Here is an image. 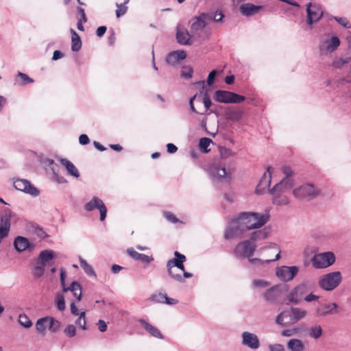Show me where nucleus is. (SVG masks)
<instances>
[{"mask_svg":"<svg viewBox=\"0 0 351 351\" xmlns=\"http://www.w3.org/2000/svg\"><path fill=\"white\" fill-rule=\"evenodd\" d=\"M256 245L249 240H245L239 243L234 249L233 254L237 258H247L249 262L255 266L262 265L265 263L278 260L280 257V250L277 245H271V250L274 251L275 255L270 259L252 258L256 250Z\"/></svg>","mask_w":351,"mask_h":351,"instance_id":"1","label":"nucleus"},{"mask_svg":"<svg viewBox=\"0 0 351 351\" xmlns=\"http://www.w3.org/2000/svg\"><path fill=\"white\" fill-rule=\"evenodd\" d=\"M314 289V284L311 281H303L289 291L287 299L294 304H298L303 300L306 302L317 301L319 296L313 293Z\"/></svg>","mask_w":351,"mask_h":351,"instance_id":"2","label":"nucleus"},{"mask_svg":"<svg viewBox=\"0 0 351 351\" xmlns=\"http://www.w3.org/2000/svg\"><path fill=\"white\" fill-rule=\"evenodd\" d=\"M293 186V180L291 178H284L279 183L276 184L270 191L272 195V202L277 206H284L289 203L287 196L291 188Z\"/></svg>","mask_w":351,"mask_h":351,"instance_id":"3","label":"nucleus"},{"mask_svg":"<svg viewBox=\"0 0 351 351\" xmlns=\"http://www.w3.org/2000/svg\"><path fill=\"white\" fill-rule=\"evenodd\" d=\"M247 230L257 229L263 226L269 219L268 213L243 212L238 215Z\"/></svg>","mask_w":351,"mask_h":351,"instance_id":"4","label":"nucleus"},{"mask_svg":"<svg viewBox=\"0 0 351 351\" xmlns=\"http://www.w3.org/2000/svg\"><path fill=\"white\" fill-rule=\"evenodd\" d=\"M54 252L52 250H45L40 252L35 265L32 269V275L35 278H39L45 273V268L53 265Z\"/></svg>","mask_w":351,"mask_h":351,"instance_id":"5","label":"nucleus"},{"mask_svg":"<svg viewBox=\"0 0 351 351\" xmlns=\"http://www.w3.org/2000/svg\"><path fill=\"white\" fill-rule=\"evenodd\" d=\"M342 275L340 271H333L322 276L318 280V286L326 291H331L341 282Z\"/></svg>","mask_w":351,"mask_h":351,"instance_id":"6","label":"nucleus"},{"mask_svg":"<svg viewBox=\"0 0 351 351\" xmlns=\"http://www.w3.org/2000/svg\"><path fill=\"white\" fill-rule=\"evenodd\" d=\"M247 229L242 223V221L239 216L231 220L227 226L224 238L226 239H232L234 238H242L245 236Z\"/></svg>","mask_w":351,"mask_h":351,"instance_id":"7","label":"nucleus"},{"mask_svg":"<svg viewBox=\"0 0 351 351\" xmlns=\"http://www.w3.org/2000/svg\"><path fill=\"white\" fill-rule=\"evenodd\" d=\"M213 99L223 104H241L245 100V97L231 91L217 90L214 93Z\"/></svg>","mask_w":351,"mask_h":351,"instance_id":"8","label":"nucleus"},{"mask_svg":"<svg viewBox=\"0 0 351 351\" xmlns=\"http://www.w3.org/2000/svg\"><path fill=\"white\" fill-rule=\"evenodd\" d=\"M189 23L190 31L193 38L200 37L204 28L209 23V18L206 13H202L192 19Z\"/></svg>","mask_w":351,"mask_h":351,"instance_id":"9","label":"nucleus"},{"mask_svg":"<svg viewBox=\"0 0 351 351\" xmlns=\"http://www.w3.org/2000/svg\"><path fill=\"white\" fill-rule=\"evenodd\" d=\"M175 258L170 259L167 263V269L169 275L175 280L184 282V278L180 274H175V267H177L180 263H183L186 261L184 255L176 251L174 252Z\"/></svg>","mask_w":351,"mask_h":351,"instance_id":"10","label":"nucleus"},{"mask_svg":"<svg viewBox=\"0 0 351 351\" xmlns=\"http://www.w3.org/2000/svg\"><path fill=\"white\" fill-rule=\"evenodd\" d=\"M335 261V254L331 252L315 254L311 258L312 265L316 269L326 268L332 265Z\"/></svg>","mask_w":351,"mask_h":351,"instance_id":"11","label":"nucleus"},{"mask_svg":"<svg viewBox=\"0 0 351 351\" xmlns=\"http://www.w3.org/2000/svg\"><path fill=\"white\" fill-rule=\"evenodd\" d=\"M319 193L320 191L311 184H303L293 191L296 198L307 200L315 198Z\"/></svg>","mask_w":351,"mask_h":351,"instance_id":"12","label":"nucleus"},{"mask_svg":"<svg viewBox=\"0 0 351 351\" xmlns=\"http://www.w3.org/2000/svg\"><path fill=\"white\" fill-rule=\"evenodd\" d=\"M339 306L335 302L319 303L315 308V315L317 317H324L328 315L338 313Z\"/></svg>","mask_w":351,"mask_h":351,"instance_id":"13","label":"nucleus"},{"mask_svg":"<svg viewBox=\"0 0 351 351\" xmlns=\"http://www.w3.org/2000/svg\"><path fill=\"white\" fill-rule=\"evenodd\" d=\"M98 209L100 213V220L104 221L106 217L107 208L104 202L98 197L94 196L89 202L84 205V209L90 212Z\"/></svg>","mask_w":351,"mask_h":351,"instance_id":"14","label":"nucleus"},{"mask_svg":"<svg viewBox=\"0 0 351 351\" xmlns=\"http://www.w3.org/2000/svg\"><path fill=\"white\" fill-rule=\"evenodd\" d=\"M14 187L19 191L31 195L33 197H37L40 194V191L35 187L29 180L25 179H17L14 182Z\"/></svg>","mask_w":351,"mask_h":351,"instance_id":"15","label":"nucleus"},{"mask_svg":"<svg viewBox=\"0 0 351 351\" xmlns=\"http://www.w3.org/2000/svg\"><path fill=\"white\" fill-rule=\"evenodd\" d=\"M299 268L297 266H281L276 269L277 277L283 282H289L298 273Z\"/></svg>","mask_w":351,"mask_h":351,"instance_id":"16","label":"nucleus"},{"mask_svg":"<svg viewBox=\"0 0 351 351\" xmlns=\"http://www.w3.org/2000/svg\"><path fill=\"white\" fill-rule=\"evenodd\" d=\"M243 346L251 349L257 350L260 347L258 336L252 332L245 331L241 334Z\"/></svg>","mask_w":351,"mask_h":351,"instance_id":"17","label":"nucleus"},{"mask_svg":"<svg viewBox=\"0 0 351 351\" xmlns=\"http://www.w3.org/2000/svg\"><path fill=\"white\" fill-rule=\"evenodd\" d=\"M307 12V23L312 25L318 21L323 15V12L321 10L318 5L309 3L306 6Z\"/></svg>","mask_w":351,"mask_h":351,"instance_id":"18","label":"nucleus"},{"mask_svg":"<svg viewBox=\"0 0 351 351\" xmlns=\"http://www.w3.org/2000/svg\"><path fill=\"white\" fill-rule=\"evenodd\" d=\"M176 40L180 45H191L193 43V36L184 27L178 25L176 27Z\"/></svg>","mask_w":351,"mask_h":351,"instance_id":"19","label":"nucleus"},{"mask_svg":"<svg viewBox=\"0 0 351 351\" xmlns=\"http://www.w3.org/2000/svg\"><path fill=\"white\" fill-rule=\"evenodd\" d=\"M340 45L338 37L332 36L330 39L323 40L319 44V50L322 53H331L336 50Z\"/></svg>","mask_w":351,"mask_h":351,"instance_id":"20","label":"nucleus"},{"mask_svg":"<svg viewBox=\"0 0 351 351\" xmlns=\"http://www.w3.org/2000/svg\"><path fill=\"white\" fill-rule=\"evenodd\" d=\"M243 115V110L241 108L236 106H229L224 112L225 119L232 122L240 121Z\"/></svg>","mask_w":351,"mask_h":351,"instance_id":"21","label":"nucleus"},{"mask_svg":"<svg viewBox=\"0 0 351 351\" xmlns=\"http://www.w3.org/2000/svg\"><path fill=\"white\" fill-rule=\"evenodd\" d=\"M14 246L18 252H22L26 250L31 251L34 247V245L31 243L27 238L21 236H18L14 239Z\"/></svg>","mask_w":351,"mask_h":351,"instance_id":"22","label":"nucleus"},{"mask_svg":"<svg viewBox=\"0 0 351 351\" xmlns=\"http://www.w3.org/2000/svg\"><path fill=\"white\" fill-rule=\"evenodd\" d=\"M61 286L62 287V294L68 291H71L77 301H80L82 300V287L79 282L73 281L68 287H66L65 282H64Z\"/></svg>","mask_w":351,"mask_h":351,"instance_id":"23","label":"nucleus"},{"mask_svg":"<svg viewBox=\"0 0 351 351\" xmlns=\"http://www.w3.org/2000/svg\"><path fill=\"white\" fill-rule=\"evenodd\" d=\"M271 170L272 168L269 167L267 168V171L264 173L261 177L259 183L256 186V191L257 193H263V191H265L266 189H268L271 180Z\"/></svg>","mask_w":351,"mask_h":351,"instance_id":"24","label":"nucleus"},{"mask_svg":"<svg viewBox=\"0 0 351 351\" xmlns=\"http://www.w3.org/2000/svg\"><path fill=\"white\" fill-rule=\"evenodd\" d=\"M288 313L289 320L293 323L299 322L305 318L307 315V311L306 310L298 307L291 308Z\"/></svg>","mask_w":351,"mask_h":351,"instance_id":"25","label":"nucleus"},{"mask_svg":"<svg viewBox=\"0 0 351 351\" xmlns=\"http://www.w3.org/2000/svg\"><path fill=\"white\" fill-rule=\"evenodd\" d=\"M12 216V213L11 210L5 208L0 217V227L10 232Z\"/></svg>","mask_w":351,"mask_h":351,"instance_id":"26","label":"nucleus"},{"mask_svg":"<svg viewBox=\"0 0 351 351\" xmlns=\"http://www.w3.org/2000/svg\"><path fill=\"white\" fill-rule=\"evenodd\" d=\"M186 56V53L183 50L174 51L168 54L166 61L168 64L174 65L178 63L179 61L184 60Z\"/></svg>","mask_w":351,"mask_h":351,"instance_id":"27","label":"nucleus"},{"mask_svg":"<svg viewBox=\"0 0 351 351\" xmlns=\"http://www.w3.org/2000/svg\"><path fill=\"white\" fill-rule=\"evenodd\" d=\"M128 254L135 261H140L143 263L148 265L154 261L152 256H149L144 254H141L136 252L133 248H128L127 250Z\"/></svg>","mask_w":351,"mask_h":351,"instance_id":"28","label":"nucleus"},{"mask_svg":"<svg viewBox=\"0 0 351 351\" xmlns=\"http://www.w3.org/2000/svg\"><path fill=\"white\" fill-rule=\"evenodd\" d=\"M261 9V6L255 5L252 3L242 4L239 8L241 13L243 16H252L258 13Z\"/></svg>","mask_w":351,"mask_h":351,"instance_id":"29","label":"nucleus"},{"mask_svg":"<svg viewBox=\"0 0 351 351\" xmlns=\"http://www.w3.org/2000/svg\"><path fill=\"white\" fill-rule=\"evenodd\" d=\"M140 323L144 328L153 337L158 339H163V336L160 331L144 319H141Z\"/></svg>","mask_w":351,"mask_h":351,"instance_id":"30","label":"nucleus"},{"mask_svg":"<svg viewBox=\"0 0 351 351\" xmlns=\"http://www.w3.org/2000/svg\"><path fill=\"white\" fill-rule=\"evenodd\" d=\"M60 162L64 167H65L68 174L75 178H78L80 176L78 169L70 160L65 158H62L60 159Z\"/></svg>","mask_w":351,"mask_h":351,"instance_id":"31","label":"nucleus"},{"mask_svg":"<svg viewBox=\"0 0 351 351\" xmlns=\"http://www.w3.org/2000/svg\"><path fill=\"white\" fill-rule=\"evenodd\" d=\"M287 347L289 351H304L305 348L302 341L298 339H291L288 341Z\"/></svg>","mask_w":351,"mask_h":351,"instance_id":"32","label":"nucleus"},{"mask_svg":"<svg viewBox=\"0 0 351 351\" xmlns=\"http://www.w3.org/2000/svg\"><path fill=\"white\" fill-rule=\"evenodd\" d=\"M279 296V292L276 287H271L264 293L265 300L269 303H275Z\"/></svg>","mask_w":351,"mask_h":351,"instance_id":"33","label":"nucleus"},{"mask_svg":"<svg viewBox=\"0 0 351 351\" xmlns=\"http://www.w3.org/2000/svg\"><path fill=\"white\" fill-rule=\"evenodd\" d=\"M71 34V50L78 51L82 47V41L80 36L73 29H70Z\"/></svg>","mask_w":351,"mask_h":351,"instance_id":"34","label":"nucleus"},{"mask_svg":"<svg viewBox=\"0 0 351 351\" xmlns=\"http://www.w3.org/2000/svg\"><path fill=\"white\" fill-rule=\"evenodd\" d=\"M323 334V329L319 324H314L308 330V335L311 338L317 339Z\"/></svg>","mask_w":351,"mask_h":351,"instance_id":"35","label":"nucleus"},{"mask_svg":"<svg viewBox=\"0 0 351 351\" xmlns=\"http://www.w3.org/2000/svg\"><path fill=\"white\" fill-rule=\"evenodd\" d=\"M268 234L269 230L267 228H264L260 230H256L251 233L250 239L252 241L263 240L266 239L268 237Z\"/></svg>","mask_w":351,"mask_h":351,"instance_id":"36","label":"nucleus"},{"mask_svg":"<svg viewBox=\"0 0 351 351\" xmlns=\"http://www.w3.org/2000/svg\"><path fill=\"white\" fill-rule=\"evenodd\" d=\"M291 322L288 311H282L276 318V323L282 326H288Z\"/></svg>","mask_w":351,"mask_h":351,"instance_id":"37","label":"nucleus"},{"mask_svg":"<svg viewBox=\"0 0 351 351\" xmlns=\"http://www.w3.org/2000/svg\"><path fill=\"white\" fill-rule=\"evenodd\" d=\"M211 174L214 178H228V173L224 167H214L211 170Z\"/></svg>","mask_w":351,"mask_h":351,"instance_id":"38","label":"nucleus"},{"mask_svg":"<svg viewBox=\"0 0 351 351\" xmlns=\"http://www.w3.org/2000/svg\"><path fill=\"white\" fill-rule=\"evenodd\" d=\"M49 317H43L37 320L36 323V330L40 333H44L49 326Z\"/></svg>","mask_w":351,"mask_h":351,"instance_id":"39","label":"nucleus"},{"mask_svg":"<svg viewBox=\"0 0 351 351\" xmlns=\"http://www.w3.org/2000/svg\"><path fill=\"white\" fill-rule=\"evenodd\" d=\"M55 302L57 308L60 311H63L65 310L66 306H65V300L64 296L62 293H58L55 298Z\"/></svg>","mask_w":351,"mask_h":351,"instance_id":"40","label":"nucleus"},{"mask_svg":"<svg viewBox=\"0 0 351 351\" xmlns=\"http://www.w3.org/2000/svg\"><path fill=\"white\" fill-rule=\"evenodd\" d=\"M212 142V140L208 138H202L199 144L200 150L204 153H208L210 151L208 147Z\"/></svg>","mask_w":351,"mask_h":351,"instance_id":"41","label":"nucleus"},{"mask_svg":"<svg viewBox=\"0 0 351 351\" xmlns=\"http://www.w3.org/2000/svg\"><path fill=\"white\" fill-rule=\"evenodd\" d=\"M80 264L81 267L84 270L85 273L90 276H95V271L92 266H90L88 263L82 259H80Z\"/></svg>","mask_w":351,"mask_h":351,"instance_id":"42","label":"nucleus"},{"mask_svg":"<svg viewBox=\"0 0 351 351\" xmlns=\"http://www.w3.org/2000/svg\"><path fill=\"white\" fill-rule=\"evenodd\" d=\"M18 321L19 323L25 328H29L32 326V321L25 314L19 315Z\"/></svg>","mask_w":351,"mask_h":351,"instance_id":"43","label":"nucleus"},{"mask_svg":"<svg viewBox=\"0 0 351 351\" xmlns=\"http://www.w3.org/2000/svg\"><path fill=\"white\" fill-rule=\"evenodd\" d=\"M86 311H82L78 318L75 320V324L79 326L82 330H86V323L85 319Z\"/></svg>","mask_w":351,"mask_h":351,"instance_id":"44","label":"nucleus"},{"mask_svg":"<svg viewBox=\"0 0 351 351\" xmlns=\"http://www.w3.org/2000/svg\"><path fill=\"white\" fill-rule=\"evenodd\" d=\"M49 326L48 328L51 332H56L60 327V322L53 317H49Z\"/></svg>","mask_w":351,"mask_h":351,"instance_id":"45","label":"nucleus"},{"mask_svg":"<svg viewBox=\"0 0 351 351\" xmlns=\"http://www.w3.org/2000/svg\"><path fill=\"white\" fill-rule=\"evenodd\" d=\"M19 80H21V82L20 83L21 85H25L34 82L33 79L30 78L26 74L21 72H19L17 75L16 81L19 82Z\"/></svg>","mask_w":351,"mask_h":351,"instance_id":"46","label":"nucleus"},{"mask_svg":"<svg viewBox=\"0 0 351 351\" xmlns=\"http://www.w3.org/2000/svg\"><path fill=\"white\" fill-rule=\"evenodd\" d=\"M206 14L209 18V23L212 21L220 22L222 21L224 16L221 12H216L215 13H206Z\"/></svg>","mask_w":351,"mask_h":351,"instance_id":"47","label":"nucleus"},{"mask_svg":"<svg viewBox=\"0 0 351 351\" xmlns=\"http://www.w3.org/2000/svg\"><path fill=\"white\" fill-rule=\"evenodd\" d=\"M64 332L66 337H73L76 335V328L73 324H69L64 328Z\"/></svg>","mask_w":351,"mask_h":351,"instance_id":"48","label":"nucleus"},{"mask_svg":"<svg viewBox=\"0 0 351 351\" xmlns=\"http://www.w3.org/2000/svg\"><path fill=\"white\" fill-rule=\"evenodd\" d=\"M152 301L157 303H165V299H167V295L162 293L153 294L149 298Z\"/></svg>","mask_w":351,"mask_h":351,"instance_id":"49","label":"nucleus"},{"mask_svg":"<svg viewBox=\"0 0 351 351\" xmlns=\"http://www.w3.org/2000/svg\"><path fill=\"white\" fill-rule=\"evenodd\" d=\"M193 73V68L190 66H184L182 68L181 76L184 78H191Z\"/></svg>","mask_w":351,"mask_h":351,"instance_id":"50","label":"nucleus"},{"mask_svg":"<svg viewBox=\"0 0 351 351\" xmlns=\"http://www.w3.org/2000/svg\"><path fill=\"white\" fill-rule=\"evenodd\" d=\"M117 10H116V16L117 17H120L123 15H124L128 10V7L125 5L124 4H119L116 3Z\"/></svg>","mask_w":351,"mask_h":351,"instance_id":"51","label":"nucleus"},{"mask_svg":"<svg viewBox=\"0 0 351 351\" xmlns=\"http://www.w3.org/2000/svg\"><path fill=\"white\" fill-rule=\"evenodd\" d=\"M300 331L298 328H293L289 329H286L282 331L281 335L283 337H291L294 335H296Z\"/></svg>","mask_w":351,"mask_h":351,"instance_id":"52","label":"nucleus"},{"mask_svg":"<svg viewBox=\"0 0 351 351\" xmlns=\"http://www.w3.org/2000/svg\"><path fill=\"white\" fill-rule=\"evenodd\" d=\"M350 58H340L335 60L333 63V65L335 68L341 69L345 64H348L350 62Z\"/></svg>","mask_w":351,"mask_h":351,"instance_id":"53","label":"nucleus"},{"mask_svg":"<svg viewBox=\"0 0 351 351\" xmlns=\"http://www.w3.org/2000/svg\"><path fill=\"white\" fill-rule=\"evenodd\" d=\"M334 19L337 21L341 25L346 28L351 27V24L346 18L344 17H334Z\"/></svg>","mask_w":351,"mask_h":351,"instance_id":"54","label":"nucleus"},{"mask_svg":"<svg viewBox=\"0 0 351 351\" xmlns=\"http://www.w3.org/2000/svg\"><path fill=\"white\" fill-rule=\"evenodd\" d=\"M220 155L223 158H226L232 155V151L226 147H221L219 148Z\"/></svg>","mask_w":351,"mask_h":351,"instance_id":"55","label":"nucleus"},{"mask_svg":"<svg viewBox=\"0 0 351 351\" xmlns=\"http://www.w3.org/2000/svg\"><path fill=\"white\" fill-rule=\"evenodd\" d=\"M275 245V244L274 243L271 244L268 247H261L259 250L260 252H262V251H264V250H267L268 251V254H267V256H265V259H270L271 258H274L275 254H274V251H272L271 250V245Z\"/></svg>","mask_w":351,"mask_h":351,"instance_id":"56","label":"nucleus"},{"mask_svg":"<svg viewBox=\"0 0 351 351\" xmlns=\"http://www.w3.org/2000/svg\"><path fill=\"white\" fill-rule=\"evenodd\" d=\"M252 285L255 287H266L269 286V282L264 280H255L253 281Z\"/></svg>","mask_w":351,"mask_h":351,"instance_id":"57","label":"nucleus"},{"mask_svg":"<svg viewBox=\"0 0 351 351\" xmlns=\"http://www.w3.org/2000/svg\"><path fill=\"white\" fill-rule=\"evenodd\" d=\"M177 269L183 273L182 276L184 278V282L185 281V278H191L193 276L191 273L185 271L183 263H180V265L177 267Z\"/></svg>","mask_w":351,"mask_h":351,"instance_id":"58","label":"nucleus"},{"mask_svg":"<svg viewBox=\"0 0 351 351\" xmlns=\"http://www.w3.org/2000/svg\"><path fill=\"white\" fill-rule=\"evenodd\" d=\"M164 215L165 218L171 223H175L178 221V219L176 218V217L170 212H165Z\"/></svg>","mask_w":351,"mask_h":351,"instance_id":"59","label":"nucleus"},{"mask_svg":"<svg viewBox=\"0 0 351 351\" xmlns=\"http://www.w3.org/2000/svg\"><path fill=\"white\" fill-rule=\"evenodd\" d=\"M269 351H285L284 346L279 343L269 345Z\"/></svg>","mask_w":351,"mask_h":351,"instance_id":"60","label":"nucleus"},{"mask_svg":"<svg viewBox=\"0 0 351 351\" xmlns=\"http://www.w3.org/2000/svg\"><path fill=\"white\" fill-rule=\"evenodd\" d=\"M203 103H204L206 110H208L212 105L211 100H210L209 96L208 95V94H206V93L204 95V96L203 97Z\"/></svg>","mask_w":351,"mask_h":351,"instance_id":"61","label":"nucleus"},{"mask_svg":"<svg viewBox=\"0 0 351 351\" xmlns=\"http://www.w3.org/2000/svg\"><path fill=\"white\" fill-rule=\"evenodd\" d=\"M217 74L216 70H213L208 76L207 83L209 86L212 85L214 82L215 77Z\"/></svg>","mask_w":351,"mask_h":351,"instance_id":"62","label":"nucleus"},{"mask_svg":"<svg viewBox=\"0 0 351 351\" xmlns=\"http://www.w3.org/2000/svg\"><path fill=\"white\" fill-rule=\"evenodd\" d=\"M99 330L104 332L107 330V325L104 320L99 319L97 323Z\"/></svg>","mask_w":351,"mask_h":351,"instance_id":"63","label":"nucleus"},{"mask_svg":"<svg viewBox=\"0 0 351 351\" xmlns=\"http://www.w3.org/2000/svg\"><path fill=\"white\" fill-rule=\"evenodd\" d=\"M79 142L81 145H87L90 142L89 138L86 134H81L79 137Z\"/></svg>","mask_w":351,"mask_h":351,"instance_id":"64","label":"nucleus"}]
</instances>
